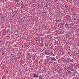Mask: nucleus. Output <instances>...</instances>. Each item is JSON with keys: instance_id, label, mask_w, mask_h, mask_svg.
Returning a JSON list of instances; mask_svg holds the SVG:
<instances>
[{"instance_id": "9", "label": "nucleus", "mask_w": 79, "mask_h": 79, "mask_svg": "<svg viewBox=\"0 0 79 79\" xmlns=\"http://www.w3.org/2000/svg\"><path fill=\"white\" fill-rule=\"evenodd\" d=\"M37 41H38V42H40V39L39 38H38V39L37 40Z\"/></svg>"}, {"instance_id": "23", "label": "nucleus", "mask_w": 79, "mask_h": 79, "mask_svg": "<svg viewBox=\"0 0 79 79\" xmlns=\"http://www.w3.org/2000/svg\"><path fill=\"white\" fill-rule=\"evenodd\" d=\"M47 27H45V29H47Z\"/></svg>"}, {"instance_id": "17", "label": "nucleus", "mask_w": 79, "mask_h": 79, "mask_svg": "<svg viewBox=\"0 0 79 79\" xmlns=\"http://www.w3.org/2000/svg\"><path fill=\"white\" fill-rule=\"evenodd\" d=\"M65 7H66V8H68V6L67 5H65Z\"/></svg>"}, {"instance_id": "27", "label": "nucleus", "mask_w": 79, "mask_h": 79, "mask_svg": "<svg viewBox=\"0 0 79 79\" xmlns=\"http://www.w3.org/2000/svg\"><path fill=\"white\" fill-rule=\"evenodd\" d=\"M75 76V74H74V75H73V76Z\"/></svg>"}, {"instance_id": "11", "label": "nucleus", "mask_w": 79, "mask_h": 79, "mask_svg": "<svg viewBox=\"0 0 79 79\" xmlns=\"http://www.w3.org/2000/svg\"><path fill=\"white\" fill-rule=\"evenodd\" d=\"M45 7L46 8H48V5H47V4H46L45 5Z\"/></svg>"}, {"instance_id": "5", "label": "nucleus", "mask_w": 79, "mask_h": 79, "mask_svg": "<svg viewBox=\"0 0 79 79\" xmlns=\"http://www.w3.org/2000/svg\"><path fill=\"white\" fill-rule=\"evenodd\" d=\"M72 13L73 15L74 16H75V15H77V14L75 13V12H72Z\"/></svg>"}, {"instance_id": "1", "label": "nucleus", "mask_w": 79, "mask_h": 79, "mask_svg": "<svg viewBox=\"0 0 79 79\" xmlns=\"http://www.w3.org/2000/svg\"><path fill=\"white\" fill-rule=\"evenodd\" d=\"M24 62H25L23 60H21L20 61V63L21 64H24Z\"/></svg>"}, {"instance_id": "10", "label": "nucleus", "mask_w": 79, "mask_h": 79, "mask_svg": "<svg viewBox=\"0 0 79 79\" xmlns=\"http://www.w3.org/2000/svg\"><path fill=\"white\" fill-rule=\"evenodd\" d=\"M49 54V55H52L53 53H52V52L49 53L48 55Z\"/></svg>"}, {"instance_id": "3", "label": "nucleus", "mask_w": 79, "mask_h": 79, "mask_svg": "<svg viewBox=\"0 0 79 79\" xmlns=\"http://www.w3.org/2000/svg\"><path fill=\"white\" fill-rule=\"evenodd\" d=\"M33 75L34 77H38V75L37 74L36 75L35 74H34Z\"/></svg>"}, {"instance_id": "29", "label": "nucleus", "mask_w": 79, "mask_h": 79, "mask_svg": "<svg viewBox=\"0 0 79 79\" xmlns=\"http://www.w3.org/2000/svg\"><path fill=\"white\" fill-rule=\"evenodd\" d=\"M53 56H54V55H53Z\"/></svg>"}, {"instance_id": "18", "label": "nucleus", "mask_w": 79, "mask_h": 79, "mask_svg": "<svg viewBox=\"0 0 79 79\" xmlns=\"http://www.w3.org/2000/svg\"><path fill=\"white\" fill-rule=\"evenodd\" d=\"M74 55H77V53H73Z\"/></svg>"}, {"instance_id": "12", "label": "nucleus", "mask_w": 79, "mask_h": 79, "mask_svg": "<svg viewBox=\"0 0 79 79\" xmlns=\"http://www.w3.org/2000/svg\"><path fill=\"white\" fill-rule=\"evenodd\" d=\"M45 46H47V47L48 46V44H47V43H45Z\"/></svg>"}, {"instance_id": "21", "label": "nucleus", "mask_w": 79, "mask_h": 79, "mask_svg": "<svg viewBox=\"0 0 79 79\" xmlns=\"http://www.w3.org/2000/svg\"><path fill=\"white\" fill-rule=\"evenodd\" d=\"M71 66H72V67H73V66H74V64H71Z\"/></svg>"}, {"instance_id": "8", "label": "nucleus", "mask_w": 79, "mask_h": 79, "mask_svg": "<svg viewBox=\"0 0 79 79\" xmlns=\"http://www.w3.org/2000/svg\"><path fill=\"white\" fill-rule=\"evenodd\" d=\"M27 56L28 58H30V56H31V54H28L27 55Z\"/></svg>"}, {"instance_id": "19", "label": "nucleus", "mask_w": 79, "mask_h": 79, "mask_svg": "<svg viewBox=\"0 0 79 79\" xmlns=\"http://www.w3.org/2000/svg\"><path fill=\"white\" fill-rule=\"evenodd\" d=\"M44 53H45V54H47V51L45 52H44Z\"/></svg>"}, {"instance_id": "4", "label": "nucleus", "mask_w": 79, "mask_h": 79, "mask_svg": "<svg viewBox=\"0 0 79 79\" xmlns=\"http://www.w3.org/2000/svg\"><path fill=\"white\" fill-rule=\"evenodd\" d=\"M23 6H24V4L22 3L21 4V8H23Z\"/></svg>"}, {"instance_id": "6", "label": "nucleus", "mask_w": 79, "mask_h": 79, "mask_svg": "<svg viewBox=\"0 0 79 79\" xmlns=\"http://www.w3.org/2000/svg\"><path fill=\"white\" fill-rule=\"evenodd\" d=\"M19 2V0H15V3H18Z\"/></svg>"}, {"instance_id": "13", "label": "nucleus", "mask_w": 79, "mask_h": 79, "mask_svg": "<svg viewBox=\"0 0 79 79\" xmlns=\"http://www.w3.org/2000/svg\"><path fill=\"white\" fill-rule=\"evenodd\" d=\"M54 45H56V41L54 42Z\"/></svg>"}, {"instance_id": "25", "label": "nucleus", "mask_w": 79, "mask_h": 79, "mask_svg": "<svg viewBox=\"0 0 79 79\" xmlns=\"http://www.w3.org/2000/svg\"><path fill=\"white\" fill-rule=\"evenodd\" d=\"M2 55H4V53H2Z\"/></svg>"}, {"instance_id": "7", "label": "nucleus", "mask_w": 79, "mask_h": 79, "mask_svg": "<svg viewBox=\"0 0 79 79\" xmlns=\"http://www.w3.org/2000/svg\"><path fill=\"white\" fill-rule=\"evenodd\" d=\"M38 77H39V79H42V76H41V75H40L38 76Z\"/></svg>"}, {"instance_id": "14", "label": "nucleus", "mask_w": 79, "mask_h": 79, "mask_svg": "<svg viewBox=\"0 0 79 79\" xmlns=\"http://www.w3.org/2000/svg\"><path fill=\"white\" fill-rule=\"evenodd\" d=\"M65 27L68 26V24L67 23H66L65 24Z\"/></svg>"}, {"instance_id": "15", "label": "nucleus", "mask_w": 79, "mask_h": 79, "mask_svg": "<svg viewBox=\"0 0 79 79\" xmlns=\"http://www.w3.org/2000/svg\"><path fill=\"white\" fill-rule=\"evenodd\" d=\"M71 71H69V74H71Z\"/></svg>"}, {"instance_id": "20", "label": "nucleus", "mask_w": 79, "mask_h": 79, "mask_svg": "<svg viewBox=\"0 0 79 79\" xmlns=\"http://www.w3.org/2000/svg\"><path fill=\"white\" fill-rule=\"evenodd\" d=\"M50 31H49L48 32H47V34H49V33H50Z\"/></svg>"}, {"instance_id": "26", "label": "nucleus", "mask_w": 79, "mask_h": 79, "mask_svg": "<svg viewBox=\"0 0 79 79\" xmlns=\"http://www.w3.org/2000/svg\"><path fill=\"white\" fill-rule=\"evenodd\" d=\"M56 58H57V57H58V56H56Z\"/></svg>"}, {"instance_id": "30", "label": "nucleus", "mask_w": 79, "mask_h": 79, "mask_svg": "<svg viewBox=\"0 0 79 79\" xmlns=\"http://www.w3.org/2000/svg\"><path fill=\"white\" fill-rule=\"evenodd\" d=\"M69 27V28H71V27Z\"/></svg>"}, {"instance_id": "2", "label": "nucleus", "mask_w": 79, "mask_h": 79, "mask_svg": "<svg viewBox=\"0 0 79 79\" xmlns=\"http://www.w3.org/2000/svg\"><path fill=\"white\" fill-rule=\"evenodd\" d=\"M51 59L52 60H53V61H56V60L55 59V57H51Z\"/></svg>"}, {"instance_id": "24", "label": "nucleus", "mask_w": 79, "mask_h": 79, "mask_svg": "<svg viewBox=\"0 0 79 79\" xmlns=\"http://www.w3.org/2000/svg\"><path fill=\"white\" fill-rule=\"evenodd\" d=\"M76 18H74V20H76Z\"/></svg>"}, {"instance_id": "28", "label": "nucleus", "mask_w": 79, "mask_h": 79, "mask_svg": "<svg viewBox=\"0 0 79 79\" xmlns=\"http://www.w3.org/2000/svg\"><path fill=\"white\" fill-rule=\"evenodd\" d=\"M75 79H77V77H76L75 78Z\"/></svg>"}, {"instance_id": "22", "label": "nucleus", "mask_w": 79, "mask_h": 79, "mask_svg": "<svg viewBox=\"0 0 79 79\" xmlns=\"http://www.w3.org/2000/svg\"><path fill=\"white\" fill-rule=\"evenodd\" d=\"M71 71H74V69H72L71 70Z\"/></svg>"}, {"instance_id": "16", "label": "nucleus", "mask_w": 79, "mask_h": 79, "mask_svg": "<svg viewBox=\"0 0 79 79\" xmlns=\"http://www.w3.org/2000/svg\"><path fill=\"white\" fill-rule=\"evenodd\" d=\"M65 64H67V63H68V61H65Z\"/></svg>"}]
</instances>
